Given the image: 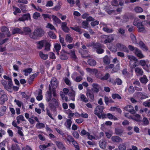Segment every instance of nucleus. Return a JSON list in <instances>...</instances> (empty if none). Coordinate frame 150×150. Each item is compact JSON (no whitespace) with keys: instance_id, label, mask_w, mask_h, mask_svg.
<instances>
[{"instance_id":"obj_51","label":"nucleus","mask_w":150,"mask_h":150,"mask_svg":"<svg viewBox=\"0 0 150 150\" xmlns=\"http://www.w3.org/2000/svg\"><path fill=\"white\" fill-rule=\"evenodd\" d=\"M103 30L107 33H111L113 32V30L112 29L108 28L107 27H103Z\"/></svg>"},{"instance_id":"obj_12","label":"nucleus","mask_w":150,"mask_h":150,"mask_svg":"<svg viewBox=\"0 0 150 150\" xmlns=\"http://www.w3.org/2000/svg\"><path fill=\"white\" fill-rule=\"evenodd\" d=\"M93 47L94 48L97 49L96 52L98 54H100L103 53L104 51L101 48H100V45L99 43H96L94 45Z\"/></svg>"},{"instance_id":"obj_59","label":"nucleus","mask_w":150,"mask_h":150,"mask_svg":"<svg viewBox=\"0 0 150 150\" xmlns=\"http://www.w3.org/2000/svg\"><path fill=\"white\" fill-rule=\"evenodd\" d=\"M129 20V18L127 16L125 15L123 16V19L122 21L123 23H126Z\"/></svg>"},{"instance_id":"obj_64","label":"nucleus","mask_w":150,"mask_h":150,"mask_svg":"<svg viewBox=\"0 0 150 150\" xmlns=\"http://www.w3.org/2000/svg\"><path fill=\"white\" fill-rule=\"evenodd\" d=\"M130 37L132 42L133 43H135L136 42V39L135 36L132 33L130 34Z\"/></svg>"},{"instance_id":"obj_43","label":"nucleus","mask_w":150,"mask_h":150,"mask_svg":"<svg viewBox=\"0 0 150 150\" xmlns=\"http://www.w3.org/2000/svg\"><path fill=\"white\" fill-rule=\"evenodd\" d=\"M65 40L67 42L70 43L72 42L73 39L70 35L67 34L66 35Z\"/></svg>"},{"instance_id":"obj_29","label":"nucleus","mask_w":150,"mask_h":150,"mask_svg":"<svg viewBox=\"0 0 150 150\" xmlns=\"http://www.w3.org/2000/svg\"><path fill=\"white\" fill-rule=\"evenodd\" d=\"M135 71L137 75H142L143 74L142 69L139 67H136L135 69Z\"/></svg>"},{"instance_id":"obj_1","label":"nucleus","mask_w":150,"mask_h":150,"mask_svg":"<svg viewBox=\"0 0 150 150\" xmlns=\"http://www.w3.org/2000/svg\"><path fill=\"white\" fill-rule=\"evenodd\" d=\"M1 31L2 33H0V45L4 44L8 40V39H6L3 40H1V38H4L5 35H6L8 37L11 36L9 31L7 27L5 26L2 27L1 28Z\"/></svg>"},{"instance_id":"obj_52","label":"nucleus","mask_w":150,"mask_h":150,"mask_svg":"<svg viewBox=\"0 0 150 150\" xmlns=\"http://www.w3.org/2000/svg\"><path fill=\"white\" fill-rule=\"evenodd\" d=\"M141 22H142L139 21V20L138 18H136L134 19L133 23V24L134 25L137 27V25H139L138 24L141 23Z\"/></svg>"},{"instance_id":"obj_15","label":"nucleus","mask_w":150,"mask_h":150,"mask_svg":"<svg viewBox=\"0 0 150 150\" xmlns=\"http://www.w3.org/2000/svg\"><path fill=\"white\" fill-rule=\"evenodd\" d=\"M86 95L87 98L88 99H90V101H93L94 100V95L90 90H87L86 93Z\"/></svg>"},{"instance_id":"obj_11","label":"nucleus","mask_w":150,"mask_h":150,"mask_svg":"<svg viewBox=\"0 0 150 150\" xmlns=\"http://www.w3.org/2000/svg\"><path fill=\"white\" fill-rule=\"evenodd\" d=\"M8 85L7 84L6 86L5 87V89L9 92H12V86L13 84L11 79L8 81Z\"/></svg>"},{"instance_id":"obj_17","label":"nucleus","mask_w":150,"mask_h":150,"mask_svg":"<svg viewBox=\"0 0 150 150\" xmlns=\"http://www.w3.org/2000/svg\"><path fill=\"white\" fill-rule=\"evenodd\" d=\"M124 109L127 111H129L132 114H134L136 113L133 107L131 105H128L126 106L124 108Z\"/></svg>"},{"instance_id":"obj_2","label":"nucleus","mask_w":150,"mask_h":150,"mask_svg":"<svg viewBox=\"0 0 150 150\" xmlns=\"http://www.w3.org/2000/svg\"><path fill=\"white\" fill-rule=\"evenodd\" d=\"M49 105L52 109H55L60 105L59 100L57 98H52L49 103Z\"/></svg>"},{"instance_id":"obj_21","label":"nucleus","mask_w":150,"mask_h":150,"mask_svg":"<svg viewBox=\"0 0 150 150\" xmlns=\"http://www.w3.org/2000/svg\"><path fill=\"white\" fill-rule=\"evenodd\" d=\"M39 55L40 57L44 60L47 59L48 57V55L47 54H45L41 51H40L39 52Z\"/></svg>"},{"instance_id":"obj_40","label":"nucleus","mask_w":150,"mask_h":150,"mask_svg":"<svg viewBox=\"0 0 150 150\" xmlns=\"http://www.w3.org/2000/svg\"><path fill=\"white\" fill-rule=\"evenodd\" d=\"M45 127V125L44 124L39 122L36 125V127L38 129H42L44 128Z\"/></svg>"},{"instance_id":"obj_5","label":"nucleus","mask_w":150,"mask_h":150,"mask_svg":"<svg viewBox=\"0 0 150 150\" xmlns=\"http://www.w3.org/2000/svg\"><path fill=\"white\" fill-rule=\"evenodd\" d=\"M127 57L130 60V67L132 68H134L137 66L136 63L137 61V59L134 56L130 55H127Z\"/></svg>"},{"instance_id":"obj_33","label":"nucleus","mask_w":150,"mask_h":150,"mask_svg":"<svg viewBox=\"0 0 150 150\" xmlns=\"http://www.w3.org/2000/svg\"><path fill=\"white\" fill-rule=\"evenodd\" d=\"M16 120L18 124L20 123L21 121H24L25 120L23 116L22 115H19L17 116Z\"/></svg>"},{"instance_id":"obj_26","label":"nucleus","mask_w":150,"mask_h":150,"mask_svg":"<svg viewBox=\"0 0 150 150\" xmlns=\"http://www.w3.org/2000/svg\"><path fill=\"white\" fill-rule=\"evenodd\" d=\"M6 109V108L5 106L0 107V116H2L4 114Z\"/></svg>"},{"instance_id":"obj_18","label":"nucleus","mask_w":150,"mask_h":150,"mask_svg":"<svg viewBox=\"0 0 150 150\" xmlns=\"http://www.w3.org/2000/svg\"><path fill=\"white\" fill-rule=\"evenodd\" d=\"M134 52L137 56L140 58H143L144 57L141 51L137 48H135V51Z\"/></svg>"},{"instance_id":"obj_62","label":"nucleus","mask_w":150,"mask_h":150,"mask_svg":"<svg viewBox=\"0 0 150 150\" xmlns=\"http://www.w3.org/2000/svg\"><path fill=\"white\" fill-rule=\"evenodd\" d=\"M88 132H87L84 129H82L80 132V134L82 136H83L84 135H87L88 133Z\"/></svg>"},{"instance_id":"obj_27","label":"nucleus","mask_w":150,"mask_h":150,"mask_svg":"<svg viewBox=\"0 0 150 150\" xmlns=\"http://www.w3.org/2000/svg\"><path fill=\"white\" fill-rule=\"evenodd\" d=\"M140 82L144 84H146L148 81V79L145 75H144L142 77H141L139 79Z\"/></svg>"},{"instance_id":"obj_49","label":"nucleus","mask_w":150,"mask_h":150,"mask_svg":"<svg viewBox=\"0 0 150 150\" xmlns=\"http://www.w3.org/2000/svg\"><path fill=\"white\" fill-rule=\"evenodd\" d=\"M59 40L62 46H66V44L64 42V38L61 37L60 35H59Z\"/></svg>"},{"instance_id":"obj_53","label":"nucleus","mask_w":150,"mask_h":150,"mask_svg":"<svg viewBox=\"0 0 150 150\" xmlns=\"http://www.w3.org/2000/svg\"><path fill=\"white\" fill-rule=\"evenodd\" d=\"M142 122L143 124L145 125H146L149 124V121L147 118L145 117H144L142 120Z\"/></svg>"},{"instance_id":"obj_44","label":"nucleus","mask_w":150,"mask_h":150,"mask_svg":"<svg viewBox=\"0 0 150 150\" xmlns=\"http://www.w3.org/2000/svg\"><path fill=\"white\" fill-rule=\"evenodd\" d=\"M115 133L116 134L120 135L122 133L123 131L121 129L116 128L115 129Z\"/></svg>"},{"instance_id":"obj_14","label":"nucleus","mask_w":150,"mask_h":150,"mask_svg":"<svg viewBox=\"0 0 150 150\" xmlns=\"http://www.w3.org/2000/svg\"><path fill=\"white\" fill-rule=\"evenodd\" d=\"M46 40H43L36 42L37 45V48L38 50H41L43 47L45 45Z\"/></svg>"},{"instance_id":"obj_39","label":"nucleus","mask_w":150,"mask_h":150,"mask_svg":"<svg viewBox=\"0 0 150 150\" xmlns=\"http://www.w3.org/2000/svg\"><path fill=\"white\" fill-rule=\"evenodd\" d=\"M45 42L44 45H45V50L47 51H49L50 50V43L46 40Z\"/></svg>"},{"instance_id":"obj_61","label":"nucleus","mask_w":150,"mask_h":150,"mask_svg":"<svg viewBox=\"0 0 150 150\" xmlns=\"http://www.w3.org/2000/svg\"><path fill=\"white\" fill-rule=\"evenodd\" d=\"M40 16V13H39L36 12L34 13L33 17L35 19H37Z\"/></svg>"},{"instance_id":"obj_58","label":"nucleus","mask_w":150,"mask_h":150,"mask_svg":"<svg viewBox=\"0 0 150 150\" xmlns=\"http://www.w3.org/2000/svg\"><path fill=\"white\" fill-rule=\"evenodd\" d=\"M118 33L122 35H123L125 32V29L122 28H120L118 29Z\"/></svg>"},{"instance_id":"obj_20","label":"nucleus","mask_w":150,"mask_h":150,"mask_svg":"<svg viewBox=\"0 0 150 150\" xmlns=\"http://www.w3.org/2000/svg\"><path fill=\"white\" fill-rule=\"evenodd\" d=\"M92 90L94 92L96 93H98L100 88L99 86L97 84L93 83L92 85Z\"/></svg>"},{"instance_id":"obj_28","label":"nucleus","mask_w":150,"mask_h":150,"mask_svg":"<svg viewBox=\"0 0 150 150\" xmlns=\"http://www.w3.org/2000/svg\"><path fill=\"white\" fill-rule=\"evenodd\" d=\"M104 100L106 105H108L109 103H112L114 102L110 97L108 98L107 96L105 97Z\"/></svg>"},{"instance_id":"obj_22","label":"nucleus","mask_w":150,"mask_h":150,"mask_svg":"<svg viewBox=\"0 0 150 150\" xmlns=\"http://www.w3.org/2000/svg\"><path fill=\"white\" fill-rule=\"evenodd\" d=\"M111 139L113 142H122V140L119 137L117 136L112 137Z\"/></svg>"},{"instance_id":"obj_38","label":"nucleus","mask_w":150,"mask_h":150,"mask_svg":"<svg viewBox=\"0 0 150 150\" xmlns=\"http://www.w3.org/2000/svg\"><path fill=\"white\" fill-rule=\"evenodd\" d=\"M80 98L81 100L85 103H87L88 102V100L87 98L83 94H80Z\"/></svg>"},{"instance_id":"obj_46","label":"nucleus","mask_w":150,"mask_h":150,"mask_svg":"<svg viewBox=\"0 0 150 150\" xmlns=\"http://www.w3.org/2000/svg\"><path fill=\"white\" fill-rule=\"evenodd\" d=\"M134 11L137 13H140L142 12L143 10L141 7L137 6L134 8Z\"/></svg>"},{"instance_id":"obj_30","label":"nucleus","mask_w":150,"mask_h":150,"mask_svg":"<svg viewBox=\"0 0 150 150\" xmlns=\"http://www.w3.org/2000/svg\"><path fill=\"white\" fill-rule=\"evenodd\" d=\"M140 47L144 51H147L148 48L142 42H140L139 44Z\"/></svg>"},{"instance_id":"obj_24","label":"nucleus","mask_w":150,"mask_h":150,"mask_svg":"<svg viewBox=\"0 0 150 150\" xmlns=\"http://www.w3.org/2000/svg\"><path fill=\"white\" fill-rule=\"evenodd\" d=\"M139 25L137 27L138 28V31L139 32H143L145 30V28L144 25L142 24V22L138 24Z\"/></svg>"},{"instance_id":"obj_54","label":"nucleus","mask_w":150,"mask_h":150,"mask_svg":"<svg viewBox=\"0 0 150 150\" xmlns=\"http://www.w3.org/2000/svg\"><path fill=\"white\" fill-rule=\"evenodd\" d=\"M119 150H126V147L125 145L123 144H120L119 146Z\"/></svg>"},{"instance_id":"obj_13","label":"nucleus","mask_w":150,"mask_h":150,"mask_svg":"<svg viewBox=\"0 0 150 150\" xmlns=\"http://www.w3.org/2000/svg\"><path fill=\"white\" fill-rule=\"evenodd\" d=\"M50 92H48L46 94V100L47 102H50L52 99V88L50 86H49Z\"/></svg>"},{"instance_id":"obj_25","label":"nucleus","mask_w":150,"mask_h":150,"mask_svg":"<svg viewBox=\"0 0 150 150\" xmlns=\"http://www.w3.org/2000/svg\"><path fill=\"white\" fill-rule=\"evenodd\" d=\"M99 145L101 148L104 149L106 146V142L104 140H102L99 142Z\"/></svg>"},{"instance_id":"obj_37","label":"nucleus","mask_w":150,"mask_h":150,"mask_svg":"<svg viewBox=\"0 0 150 150\" xmlns=\"http://www.w3.org/2000/svg\"><path fill=\"white\" fill-rule=\"evenodd\" d=\"M88 64L91 66H94L96 64V62L94 60L92 59H89L88 61Z\"/></svg>"},{"instance_id":"obj_9","label":"nucleus","mask_w":150,"mask_h":150,"mask_svg":"<svg viewBox=\"0 0 150 150\" xmlns=\"http://www.w3.org/2000/svg\"><path fill=\"white\" fill-rule=\"evenodd\" d=\"M116 47L120 50L122 51L127 53H128L129 52L128 48L123 44L118 43L116 45Z\"/></svg>"},{"instance_id":"obj_41","label":"nucleus","mask_w":150,"mask_h":150,"mask_svg":"<svg viewBox=\"0 0 150 150\" xmlns=\"http://www.w3.org/2000/svg\"><path fill=\"white\" fill-rule=\"evenodd\" d=\"M32 69L30 68L26 69L23 71L25 76H27L32 71Z\"/></svg>"},{"instance_id":"obj_47","label":"nucleus","mask_w":150,"mask_h":150,"mask_svg":"<svg viewBox=\"0 0 150 150\" xmlns=\"http://www.w3.org/2000/svg\"><path fill=\"white\" fill-rule=\"evenodd\" d=\"M71 29L74 30L76 32L80 33H81V32L80 29L77 25H75L74 27H70V28Z\"/></svg>"},{"instance_id":"obj_42","label":"nucleus","mask_w":150,"mask_h":150,"mask_svg":"<svg viewBox=\"0 0 150 150\" xmlns=\"http://www.w3.org/2000/svg\"><path fill=\"white\" fill-rule=\"evenodd\" d=\"M13 11H14L13 13L14 15H16L18 13H21V11L19 8L14 6H13Z\"/></svg>"},{"instance_id":"obj_6","label":"nucleus","mask_w":150,"mask_h":150,"mask_svg":"<svg viewBox=\"0 0 150 150\" xmlns=\"http://www.w3.org/2000/svg\"><path fill=\"white\" fill-rule=\"evenodd\" d=\"M129 113H126L125 114V116L129 119H131L133 120H135L137 122H140L141 121V117L140 115L138 114H136L134 115L133 116L129 115Z\"/></svg>"},{"instance_id":"obj_32","label":"nucleus","mask_w":150,"mask_h":150,"mask_svg":"<svg viewBox=\"0 0 150 150\" xmlns=\"http://www.w3.org/2000/svg\"><path fill=\"white\" fill-rule=\"evenodd\" d=\"M71 124V121L70 119H67L66 122L64 123L65 126L67 128L70 129Z\"/></svg>"},{"instance_id":"obj_10","label":"nucleus","mask_w":150,"mask_h":150,"mask_svg":"<svg viewBox=\"0 0 150 150\" xmlns=\"http://www.w3.org/2000/svg\"><path fill=\"white\" fill-rule=\"evenodd\" d=\"M50 86L52 89H55L57 86V79L55 78H53L50 81Z\"/></svg>"},{"instance_id":"obj_16","label":"nucleus","mask_w":150,"mask_h":150,"mask_svg":"<svg viewBox=\"0 0 150 150\" xmlns=\"http://www.w3.org/2000/svg\"><path fill=\"white\" fill-rule=\"evenodd\" d=\"M55 143L59 149L61 150H65L66 147L62 142L58 141H56Z\"/></svg>"},{"instance_id":"obj_34","label":"nucleus","mask_w":150,"mask_h":150,"mask_svg":"<svg viewBox=\"0 0 150 150\" xmlns=\"http://www.w3.org/2000/svg\"><path fill=\"white\" fill-rule=\"evenodd\" d=\"M61 47V46L59 44L57 43L54 44V48L58 54H59V51L60 50Z\"/></svg>"},{"instance_id":"obj_45","label":"nucleus","mask_w":150,"mask_h":150,"mask_svg":"<svg viewBox=\"0 0 150 150\" xmlns=\"http://www.w3.org/2000/svg\"><path fill=\"white\" fill-rule=\"evenodd\" d=\"M23 33H24L25 34H29L30 33L31 31L30 28H23Z\"/></svg>"},{"instance_id":"obj_23","label":"nucleus","mask_w":150,"mask_h":150,"mask_svg":"<svg viewBox=\"0 0 150 150\" xmlns=\"http://www.w3.org/2000/svg\"><path fill=\"white\" fill-rule=\"evenodd\" d=\"M52 18L55 24H59L61 22V21L60 19L54 15H52Z\"/></svg>"},{"instance_id":"obj_35","label":"nucleus","mask_w":150,"mask_h":150,"mask_svg":"<svg viewBox=\"0 0 150 150\" xmlns=\"http://www.w3.org/2000/svg\"><path fill=\"white\" fill-rule=\"evenodd\" d=\"M86 70L92 74H96L98 72L97 70L95 69H91L90 68L86 69Z\"/></svg>"},{"instance_id":"obj_56","label":"nucleus","mask_w":150,"mask_h":150,"mask_svg":"<svg viewBox=\"0 0 150 150\" xmlns=\"http://www.w3.org/2000/svg\"><path fill=\"white\" fill-rule=\"evenodd\" d=\"M48 35L52 39H54L56 38L55 35L52 31H50L48 33Z\"/></svg>"},{"instance_id":"obj_31","label":"nucleus","mask_w":150,"mask_h":150,"mask_svg":"<svg viewBox=\"0 0 150 150\" xmlns=\"http://www.w3.org/2000/svg\"><path fill=\"white\" fill-rule=\"evenodd\" d=\"M17 33H23V31L18 28H15L12 31V33L14 34Z\"/></svg>"},{"instance_id":"obj_7","label":"nucleus","mask_w":150,"mask_h":150,"mask_svg":"<svg viewBox=\"0 0 150 150\" xmlns=\"http://www.w3.org/2000/svg\"><path fill=\"white\" fill-rule=\"evenodd\" d=\"M139 64L143 67V68L148 72H150V64H146L147 61L144 60H140L139 62Z\"/></svg>"},{"instance_id":"obj_60","label":"nucleus","mask_w":150,"mask_h":150,"mask_svg":"<svg viewBox=\"0 0 150 150\" xmlns=\"http://www.w3.org/2000/svg\"><path fill=\"white\" fill-rule=\"evenodd\" d=\"M67 138L66 141H67L69 142H72L74 140L72 137L70 135L67 134Z\"/></svg>"},{"instance_id":"obj_4","label":"nucleus","mask_w":150,"mask_h":150,"mask_svg":"<svg viewBox=\"0 0 150 150\" xmlns=\"http://www.w3.org/2000/svg\"><path fill=\"white\" fill-rule=\"evenodd\" d=\"M104 107L103 106L98 105L97 106L95 109L94 113L100 118H104L105 115L104 114L102 113Z\"/></svg>"},{"instance_id":"obj_48","label":"nucleus","mask_w":150,"mask_h":150,"mask_svg":"<svg viewBox=\"0 0 150 150\" xmlns=\"http://www.w3.org/2000/svg\"><path fill=\"white\" fill-rule=\"evenodd\" d=\"M104 63L106 64H108L110 63V60L108 57L106 56L103 58Z\"/></svg>"},{"instance_id":"obj_36","label":"nucleus","mask_w":150,"mask_h":150,"mask_svg":"<svg viewBox=\"0 0 150 150\" xmlns=\"http://www.w3.org/2000/svg\"><path fill=\"white\" fill-rule=\"evenodd\" d=\"M107 115L108 118L110 120L113 119L114 120H118L116 117L110 113H108Z\"/></svg>"},{"instance_id":"obj_50","label":"nucleus","mask_w":150,"mask_h":150,"mask_svg":"<svg viewBox=\"0 0 150 150\" xmlns=\"http://www.w3.org/2000/svg\"><path fill=\"white\" fill-rule=\"evenodd\" d=\"M17 128L18 129V133L21 136H23L24 135L23 133V130L22 128L20 127H17Z\"/></svg>"},{"instance_id":"obj_57","label":"nucleus","mask_w":150,"mask_h":150,"mask_svg":"<svg viewBox=\"0 0 150 150\" xmlns=\"http://www.w3.org/2000/svg\"><path fill=\"white\" fill-rule=\"evenodd\" d=\"M46 27L47 28H49L51 30H55L54 26L51 23H48L46 26Z\"/></svg>"},{"instance_id":"obj_8","label":"nucleus","mask_w":150,"mask_h":150,"mask_svg":"<svg viewBox=\"0 0 150 150\" xmlns=\"http://www.w3.org/2000/svg\"><path fill=\"white\" fill-rule=\"evenodd\" d=\"M103 37L105 38L104 43H107L112 42L114 39V35H103Z\"/></svg>"},{"instance_id":"obj_19","label":"nucleus","mask_w":150,"mask_h":150,"mask_svg":"<svg viewBox=\"0 0 150 150\" xmlns=\"http://www.w3.org/2000/svg\"><path fill=\"white\" fill-rule=\"evenodd\" d=\"M8 99L7 95L5 94H3L0 97V104H3Z\"/></svg>"},{"instance_id":"obj_55","label":"nucleus","mask_w":150,"mask_h":150,"mask_svg":"<svg viewBox=\"0 0 150 150\" xmlns=\"http://www.w3.org/2000/svg\"><path fill=\"white\" fill-rule=\"evenodd\" d=\"M112 98L114 99L117 98L118 99H121V97L118 94H113L112 95Z\"/></svg>"},{"instance_id":"obj_63","label":"nucleus","mask_w":150,"mask_h":150,"mask_svg":"<svg viewBox=\"0 0 150 150\" xmlns=\"http://www.w3.org/2000/svg\"><path fill=\"white\" fill-rule=\"evenodd\" d=\"M88 134L87 135V138L88 139L92 140L93 139H96L94 136L92 135H91L89 132Z\"/></svg>"},{"instance_id":"obj_3","label":"nucleus","mask_w":150,"mask_h":150,"mask_svg":"<svg viewBox=\"0 0 150 150\" xmlns=\"http://www.w3.org/2000/svg\"><path fill=\"white\" fill-rule=\"evenodd\" d=\"M44 33V31L41 28H39L35 30L33 34L30 35V37L31 38L35 39L37 37L42 36Z\"/></svg>"}]
</instances>
